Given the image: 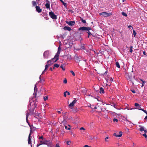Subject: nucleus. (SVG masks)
<instances>
[{
    "mask_svg": "<svg viewBox=\"0 0 147 147\" xmlns=\"http://www.w3.org/2000/svg\"><path fill=\"white\" fill-rule=\"evenodd\" d=\"M110 80H111V81H113V79H112V78H111L110 79Z\"/></svg>",
    "mask_w": 147,
    "mask_h": 147,
    "instance_id": "69168bd1",
    "label": "nucleus"
},
{
    "mask_svg": "<svg viewBox=\"0 0 147 147\" xmlns=\"http://www.w3.org/2000/svg\"><path fill=\"white\" fill-rule=\"evenodd\" d=\"M126 77L128 80L131 82L133 84H134V82H135L137 81L136 80L135 78L134 74L132 75L131 73H128L127 74Z\"/></svg>",
    "mask_w": 147,
    "mask_h": 147,
    "instance_id": "7ed1b4c3",
    "label": "nucleus"
},
{
    "mask_svg": "<svg viewBox=\"0 0 147 147\" xmlns=\"http://www.w3.org/2000/svg\"><path fill=\"white\" fill-rule=\"evenodd\" d=\"M122 15L126 17L127 16V15L124 12H122Z\"/></svg>",
    "mask_w": 147,
    "mask_h": 147,
    "instance_id": "c756f323",
    "label": "nucleus"
},
{
    "mask_svg": "<svg viewBox=\"0 0 147 147\" xmlns=\"http://www.w3.org/2000/svg\"><path fill=\"white\" fill-rule=\"evenodd\" d=\"M50 70H51V71H53V69L51 67H50Z\"/></svg>",
    "mask_w": 147,
    "mask_h": 147,
    "instance_id": "774afa93",
    "label": "nucleus"
},
{
    "mask_svg": "<svg viewBox=\"0 0 147 147\" xmlns=\"http://www.w3.org/2000/svg\"><path fill=\"white\" fill-rule=\"evenodd\" d=\"M91 29V28L90 27H86L83 26L82 27H80L78 29V30H82V31H88Z\"/></svg>",
    "mask_w": 147,
    "mask_h": 147,
    "instance_id": "39448f33",
    "label": "nucleus"
},
{
    "mask_svg": "<svg viewBox=\"0 0 147 147\" xmlns=\"http://www.w3.org/2000/svg\"><path fill=\"white\" fill-rule=\"evenodd\" d=\"M55 147H60L59 144V143L56 144Z\"/></svg>",
    "mask_w": 147,
    "mask_h": 147,
    "instance_id": "a18cd8bd",
    "label": "nucleus"
},
{
    "mask_svg": "<svg viewBox=\"0 0 147 147\" xmlns=\"http://www.w3.org/2000/svg\"><path fill=\"white\" fill-rule=\"evenodd\" d=\"M140 129H144V127L141 126L140 125Z\"/></svg>",
    "mask_w": 147,
    "mask_h": 147,
    "instance_id": "bf43d9fd",
    "label": "nucleus"
},
{
    "mask_svg": "<svg viewBox=\"0 0 147 147\" xmlns=\"http://www.w3.org/2000/svg\"><path fill=\"white\" fill-rule=\"evenodd\" d=\"M63 29L64 30H67L70 31L71 30V28L69 27L68 26H65L63 28Z\"/></svg>",
    "mask_w": 147,
    "mask_h": 147,
    "instance_id": "dca6fc26",
    "label": "nucleus"
},
{
    "mask_svg": "<svg viewBox=\"0 0 147 147\" xmlns=\"http://www.w3.org/2000/svg\"><path fill=\"white\" fill-rule=\"evenodd\" d=\"M140 80L141 81H142V86L144 85V84L145 83V82L144 81H143L142 79H140Z\"/></svg>",
    "mask_w": 147,
    "mask_h": 147,
    "instance_id": "f704fd0d",
    "label": "nucleus"
},
{
    "mask_svg": "<svg viewBox=\"0 0 147 147\" xmlns=\"http://www.w3.org/2000/svg\"><path fill=\"white\" fill-rule=\"evenodd\" d=\"M133 47L132 46H131L130 47V49H129V52L131 53L132 52Z\"/></svg>",
    "mask_w": 147,
    "mask_h": 147,
    "instance_id": "5701e85b",
    "label": "nucleus"
},
{
    "mask_svg": "<svg viewBox=\"0 0 147 147\" xmlns=\"http://www.w3.org/2000/svg\"><path fill=\"white\" fill-rule=\"evenodd\" d=\"M63 4L65 7H66V3L64 2L63 3Z\"/></svg>",
    "mask_w": 147,
    "mask_h": 147,
    "instance_id": "603ef678",
    "label": "nucleus"
},
{
    "mask_svg": "<svg viewBox=\"0 0 147 147\" xmlns=\"http://www.w3.org/2000/svg\"><path fill=\"white\" fill-rule=\"evenodd\" d=\"M113 122L115 123H117L118 121V120L116 118H114L113 119Z\"/></svg>",
    "mask_w": 147,
    "mask_h": 147,
    "instance_id": "b1692460",
    "label": "nucleus"
},
{
    "mask_svg": "<svg viewBox=\"0 0 147 147\" xmlns=\"http://www.w3.org/2000/svg\"><path fill=\"white\" fill-rule=\"evenodd\" d=\"M66 112L63 113V121H61V128H63L65 127V129H70L71 127L68 124L65 123L66 122V119L67 117L65 115Z\"/></svg>",
    "mask_w": 147,
    "mask_h": 147,
    "instance_id": "f03ea898",
    "label": "nucleus"
},
{
    "mask_svg": "<svg viewBox=\"0 0 147 147\" xmlns=\"http://www.w3.org/2000/svg\"><path fill=\"white\" fill-rule=\"evenodd\" d=\"M131 91L132 92L134 93H136V92L135 90H131Z\"/></svg>",
    "mask_w": 147,
    "mask_h": 147,
    "instance_id": "8fccbe9b",
    "label": "nucleus"
},
{
    "mask_svg": "<svg viewBox=\"0 0 147 147\" xmlns=\"http://www.w3.org/2000/svg\"><path fill=\"white\" fill-rule=\"evenodd\" d=\"M35 8L36 11L38 13H41L42 12V9L40 8V7L38 6H36Z\"/></svg>",
    "mask_w": 147,
    "mask_h": 147,
    "instance_id": "ddd939ff",
    "label": "nucleus"
},
{
    "mask_svg": "<svg viewBox=\"0 0 147 147\" xmlns=\"http://www.w3.org/2000/svg\"><path fill=\"white\" fill-rule=\"evenodd\" d=\"M32 6L33 7H36V6H37V2L36 1H32Z\"/></svg>",
    "mask_w": 147,
    "mask_h": 147,
    "instance_id": "6ab92c4d",
    "label": "nucleus"
},
{
    "mask_svg": "<svg viewBox=\"0 0 147 147\" xmlns=\"http://www.w3.org/2000/svg\"><path fill=\"white\" fill-rule=\"evenodd\" d=\"M49 14L50 17L53 20H56L57 19V17L52 11H51L49 12Z\"/></svg>",
    "mask_w": 147,
    "mask_h": 147,
    "instance_id": "0eeeda50",
    "label": "nucleus"
},
{
    "mask_svg": "<svg viewBox=\"0 0 147 147\" xmlns=\"http://www.w3.org/2000/svg\"><path fill=\"white\" fill-rule=\"evenodd\" d=\"M65 22L67 24L70 26L74 25L75 23V22L74 21H70L69 22L66 21Z\"/></svg>",
    "mask_w": 147,
    "mask_h": 147,
    "instance_id": "9b49d317",
    "label": "nucleus"
},
{
    "mask_svg": "<svg viewBox=\"0 0 147 147\" xmlns=\"http://www.w3.org/2000/svg\"><path fill=\"white\" fill-rule=\"evenodd\" d=\"M37 105V104L34 101L30 102L26 113V120L27 122L28 116L30 114L33 115H35L36 113L34 112V111Z\"/></svg>",
    "mask_w": 147,
    "mask_h": 147,
    "instance_id": "f257e3e1",
    "label": "nucleus"
},
{
    "mask_svg": "<svg viewBox=\"0 0 147 147\" xmlns=\"http://www.w3.org/2000/svg\"><path fill=\"white\" fill-rule=\"evenodd\" d=\"M44 144L47 145L48 146H49L52 145V142L50 140H44Z\"/></svg>",
    "mask_w": 147,
    "mask_h": 147,
    "instance_id": "9d476101",
    "label": "nucleus"
},
{
    "mask_svg": "<svg viewBox=\"0 0 147 147\" xmlns=\"http://www.w3.org/2000/svg\"><path fill=\"white\" fill-rule=\"evenodd\" d=\"M109 138V137H106L105 138V141L106 142H108V141L107 140Z\"/></svg>",
    "mask_w": 147,
    "mask_h": 147,
    "instance_id": "37998d69",
    "label": "nucleus"
},
{
    "mask_svg": "<svg viewBox=\"0 0 147 147\" xmlns=\"http://www.w3.org/2000/svg\"><path fill=\"white\" fill-rule=\"evenodd\" d=\"M87 32V33H88V35H89V36H90V35H92V34L89 31L88 32Z\"/></svg>",
    "mask_w": 147,
    "mask_h": 147,
    "instance_id": "4c0bfd02",
    "label": "nucleus"
},
{
    "mask_svg": "<svg viewBox=\"0 0 147 147\" xmlns=\"http://www.w3.org/2000/svg\"><path fill=\"white\" fill-rule=\"evenodd\" d=\"M80 20L83 23H86V21L85 20H83L82 18H80Z\"/></svg>",
    "mask_w": 147,
    "mask_h": 147,
    "instance_id": "4be33fe9",
    "label": "nucleus"
},
{
    "mask_svg": "<svg viewBox=\"0 0 147 147\" xmlns=\"http://www.w3.org/2000/svg\"><path fill=\"white\" fill-rule=\"evenodd\" d=\"M143 111L147 115V112L145 110H144Z\"/></svg>",
    "mask_w": 147,
    "mask_h": 147,
    "instance_id": "5fc2aeb1",
    "label": "nucleus"
},
{
    "mask_svg": "<svg viewBox=\"0 0 147 147\" xmlns=\"http://www.w3.org/2000/svg\"><path fill=\"white\" fill-rule=\"evenodd\" d=\"M55 59L54 60H52V59L51 60H50L47 62V64H50V65L53 64L54 62H53L54 61H55Z\"/></svg>",
    "mask_w": 147,
    "mask_h": 147,
    "instance_id": "4468645a",
    "label": "nucleus"
},
{
    "mask_svg": "<svg viewBox=\"0 0 147 147\" xmlns=\"http://www.w3.org/2000/svg\"><path fill=\"white\" fill-rule=\"evenodd\" d=\"M111 106H113L114 108H116L117 106L115 104L113 103L112 104V105H111Z\"/></svg>",
    "mask_w": 147,
    "mask_h": 147,
    "instance_id": "cd10ccee",
    "label": "nucleus"
},
{
    "mask_svg": "<svg viewBox=\"0 0 147 147\" xmlns=\"http://www.w3.org/2000/svg\"><path fill=\"white\" fill-rule=\"evenodd\" d=\"M49 55V52L48 51H45L43 53V56L45 58H48Z\"/></svg>",
    "mask_w": 147,
    "mask_h": 147,
    "instance_id": "f8f14e48",
    "label": "nucleus"
},
{
    "mask_svg": "<svg viewBox=\"0 0 147 147\" xmlns=\"http://www.w3.org/2000/svg\"><path fill=\"white\" fill-rule=\"evenodd\" d=\"M44 100L45 101H46L48 99V96H46L43 97Z\"/></svg>",
    "mask_w": 147,
    "mask_h": 147,
    "instance_id": "a878e982",
    "label": "nucleus"
},
{
    "mask_svg": "<svg viewBox=\"0 0 147 147\" xmlns=\"http://www.w3.org/2000/svg\"><path fill=\"white\" fill-rule=\"evenodd\" d=\"M28 144H30L31 146H32L31 139V136H30V135H29L28 136Z\"/></svg>",
    "mask_w": 147,
    "mask_h": 147,
    "instance_id": "2eb2a0df",
    "label": "nucleus"
},
{
    "mask_svg": "<svg viewBox=\"0 0 147 147\" xmlns=\"http://www.w3.org/2000/svg\"><path fill=\"white\" fill-rule=\"evenodd\" d=\"M29 125L30 126V129H33V128H34V127H33V126L32 125H30L29 124Z\"/></svg>",
    "mask_w": 147,
    "mask_h": 147,
    "instance_id": "58836bf2",
    "label": "nucleus"
},
{
    "mask_svg": "<svg viewBox=\"0 0 147 147\" xmlns=\"http://www.w3.org/2000/svg\"><path fill=\"white\" fill-rule=\"evenodd\" d=\"M42 145V144H38L37 145V147H38L39 146H40V145Z\"/></svg>",
    "mask_w": 147,
    "mask_h": 147,
    "instance_id": "13d9d810",
    "label": "nucleus"
},
{
    "mask_svg": "<svg viewBox=\"0 0 147 147\" xmlns=\"http://www.w3.org/2000/svg\"><path fill=\"white\" fill-rule=\"evenodd\" d=\"M61 50V48H60V47L59 46L58 48V51L55 56L54 58L52 59V60H54L55 59V61H54L53 62H56L58 60L59 58V57L60 53Z\"/></svg>",
    "mask_w": 147,
    "mask_h": 147,
    "instance_id": "20e7f679",
    "label": "nucleus"
},
{
    "mask_svg": "<svg viewBox=\"0 0 147 147\" xmlns=\"http://www.w3.org/2000/svg\"><path fill=\"white\" fill-rule=\"evenodd\" d=\"M81 91L84 93H86V90L85 88H83L81 90Z\"/></svg>",
    "mask_w": 147,
    "mask_h": 147,
    "instance_id": "393cba45",
    "label": "nucleus"
},
{
    "mask_svg": "<svg viewBox=\"0 0 147 147\" xmlns=\"http://www.w3.org/2000/svg\"><path fill=\"white\" fill-rule=\"evenodd\" d=\"M83 147H91V146H88L87 145H86Z\"/></svg>",
    "mask_w": 147,
    "mask_h": 147,
    "instance_id": "3c124183",
    "label": "nucleus"
},
{
    "mask_svg": "<svg viewBox=\"0 0 147 147\" xmlns=\"http://www.w3.org/2000/svg\"><path fill=\"white\" fill-rule=\"evenodd\" d=\"M134 105L135 107H137L139 106V104L138 103H136Z\"/></svg>",
    "mask_w": 147,
    "mask_h": 147,
    "instance_id": "49530a36",
    "label": "nucleus"
},
{
    "mask_svg": "<svg viewBox=\"0 0 147 147\" xmlns=\"http://www.w3.org/2000/svg\"><path fill=\"white\" fill-rule=\"evenodd\" d=\"M77 100L76 99H75L71 103H70L68 105V107L71 108V109H72V107H73L74 105V104L76 102Z\"/></svg>",
    "mask_w": 147,
    "mask_h": 147,
    "instance_id": "1a4fd4ad",
    "label": "nucleus"
},
{
    "mask_svg": "<svg viewBox=\"0 0 147 147\" xmlns=\"http://www.w3.org/2000/svg\"><path fill=\"white\" fill-rule=\"evenodd\" d=\"M100 93H102V94H104L105 93V91L102 87H100Z\"/></svg>",
    "mask_w": 147,
    "mask_h": 147,
    "instance_id": "aec40b11",
    "label": "nucleus"
},
{
    "mask_svg": "<svg viewBox=\"0 0 147 147\" xmlns=\"http://www.w3.org/2000/svg\"><path fill=\"white\" fill-rule=\"evenodd\" d=\"M133 34L134 36L135 37L136 35V32L134 30H133Z\"/></svg>",
    "mask_w": 147,
    "mask_h": 147,
    "instance_id": "e433bc0d",
    "label": "nucleus"
},
{
    "mask_svg": "<svg viewBox=\"0 0 147 147\" xmlns=\"http://www.w3.org/2000/svg\"><path fill=\"white\" fill-rule=\"evenodd\" d=\"M138 108V109L139 110H141V111H143V110H144L143 109H142V108H141V107L140 106H139V108Z\"/></svg>",
    "mask_w": 147,
    "mask_h": 147,
    "instance_id": "ea45409f",
    "label": "nucleus"
},
{
    "mask_svg": "<svg viewBox=\"0 0 147 147\" xmlns=\"http://www.w3.org/2000/svg\"><path fill=\"white\" fill-rule=\"evenodd\" d=\"M116 65L117 67L118 68H120V66L118 62H117L116 63Z\"/></svg>",
    "mask_w": 147,
    "mask_h": 147,
    "instance_id": "412c9836",
    "label": "nucleus"
},
{
    "mask_svg": "<svg viewBox=\"0 0 147 147\" xmlns=\"http://www.w3.org/2000/svg\"><path fill=\"white\" fill-rule=\"evenodd\" d=\"M34 130H33V129H30V132L29 135H30V136L31 135V134L34 132Z\"/></svg>",
    "mask_w": 147,
    "mask_h": 147,
    "instance_id": "bb28decb",
    "label": "nucleus"
},
{
    "mask_svg": "<svg viewBox=\"0 0 147 147\" xmlns=\"http://www.w3.org/2000/svg\"><path fill=\"white\" fill-rule=\"evenodd\" d=\"M70 72L72 74V75L74 76H75V74L74 72L73 71H71Z\"/></svg>",
    "mask_w": 147,
    "mask_h": 147,
    "instance_id": "c9c22d12",
    "label": "nucleus"
},
{
    "mask_svg": "<svg viewBox=\"0 0 147 147\" xmlns=\"http://www.w3.org/2000/svg\"><path fill=\"white\" fill-rule=\"evenodd\" d=\"M147 119V115L146 116L144 119V121L145 122H146V120Z\"/></svg>",
    "mask_w": 147,
    "mask_h": 147,
    "instance_id": "c03bdc74",
    "label": "nucleus"
},
{
    "mask_svg": "<svg viewBox=\"0 0 147 147\" xmlns=\"http://www.w3.org/2000/svg\"><path fill=\"white\" fill-rule=\"evenodd\" d=\"M142 135L145 138H146L147 137V134L144 133V134H142Z\"/></svg>",
    "mask_w": 147,
    "mask_h": 147,
    "instance_id": "2f4dec72",
    "label": "nucleus"
},
{
    "mask_svg": "<svg viewBox=\"0 0 147 147\" xmlns=\"http://www.w3.org/2000/svg\"><path fill=\"white\" fill-rule=\"evenodd\" d=\"M101 109L102 110V111H105L106 110V109L105 108H101Z\"/></svg>",
    "mask_w": 147,
    "mask_h": 147,
    "instance_id": "a19ab883",
    "label": "nucleus"
},
{
    "mask_svg": "<svg viewBox=\"0 0 147 147\" xmlns=\"http://www.w3.org/2000/svg\"><path fill=\"white\" fill-rule=\"evenodd\" d=\"M122 132L121 131L116 132L113 134V135L117 137H120L122 136Z\"/></svg>",
    "mask_w": 147,
    "mask_h": 147,
    "instance_id": "6e6552de",
    "label": "nucleus"
},
{
    "mask_svg": "<svg viewBox=\"0 0 147 147\" xmlns=\"http://www.w3.org/2000/svg\"><path fill=\"white\" fill-rule=\"evenodd\" d=\"M132 109H138V108H131V109H127L128 110H132Z\"/></svg>",
    "mask_w": 147,
    "mask_h": 147,
    "instance_id": "de8ad7c7",
    "label": "nucleus"
},
{
    "mask_svg": "<svg viewBox=\"0 0 147 147\" xmlns=\"http://www.w3.org/2000/svg\"><path fill=\"white\" fill-rule=\"evenodd\" d=\"M60 1L62 2L63 3H64V1L62 0H60Z\"/></svg>",
    "mask_w": 147,
    "mask_h": 147,
    "instance_id": "338daca9",
    "label": "nucleus"
},
{
    "mask_svg": "<svg viewBox=\"0 0 147 147\" xmlns=\"http://www.w3.org/2000/svg\"><path fill=\"white\" fill-rule=\"evenodd\" d=\"M67 80L65 78L63 80V83L64 84H66L67 83Z\"/></svg>",
    "mask_w": 147,
    "mask_h": 147,
    "instance_id": "72a5a7b5",
    "label": "nucleus"
},
{
    "mask_svg": "<svg viewBox=\"0 0 147 147\" xmlns=\"http://www.w3.org/2000/svg\"><path fill=\"white\" fill-rule=\"evenodd\" d=\"M39 113H37L35 115H34V117H35V115H36V116H38V115H39Z\"/></svg>",
    "mask_w": 147,
    "mask_h": 147,
    "instance_id": "6e6d98bb",
    "label": "nucleus"
},
{
    "mask_svg": "<svg viewBox=\"0 0 147 147\" xmlns=\"http://www.w3.org/2000/svg\"><path fill=\"white\" fill-rule=\"evenodd\" d=\"M40 144H44V141H42V140H40Z\"/></svg>",
    "mask_w": 147,
    "mask_h": 147,
    "instance_id": "09e8293b",
    "label": "nucleus"
},
{
    "mask_svg": "<svg viewBox=\"0 0 147 147\" xmlns=\"http://www.w3.org/2000/svg\"><path fill=\"white\" fill-rule=\"evenodd\" d=\"M50 65V64H47L45 66V68L44 71H43L42 74H43L46 71V69H47L48 67Z\"/></svg>",
    "mask_w": 147,
    "mask_h": 147,
    "instance_id": "a211bd4d",
    "label": "nucleus"
},
{
    "mask_svg": "<svg viewBox=\"0 0 147 147\" xmlns=\"http://www.w3.org/2000/svg\"><path fill=\"white\" fill-rule=\"evenodd\" d=\"M66 92H67V91H66L64 93V97H66Z\"/></svg>",
    "mask_w": 147,
    "mask_h": 147,
    "instance_id": "79ce46f5",
    "label": "nucleus"
},
{
    "mask_svg": "<svg viewBox=\"0 0 147 147\" xmlns=\"http://www.w3.org/2000/svg\"><path fill=\"white\" fill-rule=\"evenodd\" d=\"M60 67L63 70L65 71V68L64 67L63 65H61L60 66Z\"/></svg>",
    "mask_w": 147,
    "mask_h": 147,
    "instance_id": "7c9ffc66",
    "label": "nucleus"
},
{
    "mask_svg": "<svg viewBox=\"0 0 147 147\" xmlns=\"http://www.w3.org/2000/svg\"><path fill=\"white\" fill-rule=\"evenodd\" d=\"M54 67L58 68L59 67V65L57 64H55L54 65Z\"/></svg>",
    "mask_w": 147,
    "mask_h": 147,
    "instance_id": "c85d7f7f",
    "label": "nucleus"
},
{
    "mask_svg": "<svg viewBox=\"0 0 147 147\" xmlns=\"http://www.w3.org/2000/svg\"><path fill=\"white\" fill-rule=\"evenodd\" d=\"M128 28H129L130 27H132L130 25H129V26H128Z\"/></svg>",
    "mask_w": 147,
    "mask_h": 147,
    "instance_id": "e2e57ef3",
    "label": "nucleus"
},
{
    "mask_svg": "<svg viewBox=\"0 0 147 147\" xmlns=\"http://www.w3.org/2000/svg\"><path fill=\"white\" fill-rule=\"evenodd\" d=\"M107 71H106L105 73H104V74H103V75L105 76V75L106 74H107Z\"/></svg>",
    "mask_w": 147,
    "mask_h": 147,
    "instance_id": "052dcab7",
    "label": "nucleus"
},
{
    "mask_svg": "<svg viewBox=\"0 0 147 147\" xmlns=\"http://www.w3.org/2000/svg\"><path fill=\"white\" fill-rule=\"evenodd\" d=\"M81 48L84 49H85V48L84 46H82L81 47Z\"/></svg>",
    "mask_w": 147,
    "mask_h": 147,
    "instance_id": "4d7b16f0",
    "label": "nucleus"
},
{
    "mask_svg": "<svg viewBox=\"0 0 147 147\" xmlns=\"http://www.w3.org/2000/svg\"><path fill=\"white\" fill-rule=\"evenodd\" d=\"M67 144L68 145H70V144H71V142L69 141H67Z\"/></svg>",
    "mask_w": 147,
    "mask_h": 147,
    "instance_id": "473e14b6",
    "label": "nucleus"
},
{
    "mask_svg": "<svg viewBox=\"0 0 147 147\" xmlns=\"http://www.w3.org/2000/svg\"><path fill=\"white\" fill-rule=\"evenodd\" d=\"M67 94L68 95H69L70 94L69 92H67Z\"/></svg>",
    "mask_w": 147,
    "mask_h": 147,
    "instance_id": "0e129e2a",
    "label": "nucleus"
},
{
    "mask_svg": "<svg viewBox=\"0 0 147 147\" xmlns=\"http://www.w3.org/2000/svg\"><path fill=\"white\" fill-rule=\"evenodd\" d=\"M36 89H37V88L36 87V85H35V87H34V90H35Z\"/></svg>",
    "mask_w": 147,
    "mask_h": 147,
    "instance_id": "680f3d73",
    "label": "nucleus"
},
{
    "mask_svg": "<svg viewBox=\"0 0 147 147\" xmlns=\"http://www.w3.org/2000/svg\"><path fill=\"white\" fill-rule=\"evenodd\" d=\"M45 5L47 8L50 9V5L49 2H47V3H46Z\"/></svg>",
    "mask_w": 147,
    "mask_h": 147,
    "instance_id": "f3484780",
    "label": "nucleus"
},
{
    "mask_svg": "<svg viewBox=\"0 0 147 147\" xmlns=\"http://www.w3.org/2000/svg\"><path fill=\"white\" fill-rule=\"evenodd\" d=\"M43 137L42 136H41L39 138V139H42V140H43Z\"/></svg>",
    "mask_w": 147,
    "mask_h": 147,
    "instance_id": "864d4df0",
    "label": "nucleus"
},
{
    "mask_svg": "<svg viewBox=\"0 0 147 147\" xmlns=\"http://www.w3.org/2000/svg\"><path fill=\"white\" fill-rule=\"evenodd\" d=\"M99 14L102 16H104L105 17H109L112 15V13H108L106 12H103L99 13Z\"/></svg>",
    "mask_w": 147,
    "mask_h": 147,
    "instance_id": "423d86ee",
    "label": "nucleus"
}]
</instances>
